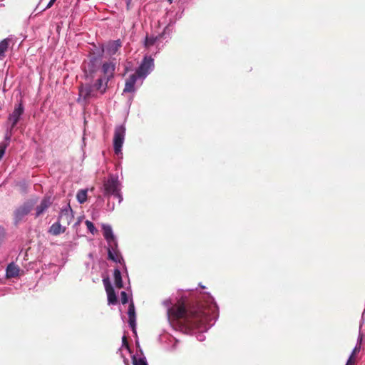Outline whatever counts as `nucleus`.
<instances>
[{"mask_svg": "<svg viewBox=\"0 0 365 365\" xmlns=\"http://www.w3.org/2000/svg\"><path fill=\"white\" fill-rule=\"evenodd\" d=\"M219 308L215 299L207 293L202 302L195 304L186 322L187 331H182L187 334H197V339L203 341L205 339L204 333L212 327L218 318Z\"/></svg>", "mask_w": 365, "mask_h": 365, "instance_id": "1", "label": "nucleus"}, {"mask_svg": "<svg viewBox=\"0 0 365 365\" xmlns=\"http://www.w3.org/2000/svg\"><path fill=\"white\" fill-rule=\"evenodd\" d=\"M163 304L167 308L168 319L173 329L180 331H187L189 329L186 326V322L189 320L190 312L195 305L188 309L184 304L171 307L172 302L170 299L164 300Z\"/></svg>", "mask_w": 365, "mask_h": 365, "instance_id": "2", "label": "nucleus"}, {"mask_svg": "<svg viewBox=\"0 0 365 365\" xmlns=\"http://www.w3.org/2000/svg\"><path fill=\"white\" fill-rule=\"evenodd\" d=\"M121 190L122 183L119 180L118 174L110 173L108 178L103 181L102 187L103 196L107 197L108 200L113 196L118 199V203L120 204L123 200ZM106 210L108 212L113 211L114 210V203H110V201H108Z\"/></svg>", "mask_w": 365, "mask_h": 365, "instance_id": "3", "label": "nucleus"}, {"mask_svg": "<svg viewBox=\"0 0 365 365\" xmlns=\"http://www.w3.org/2000/svg\"><path fill=\"white\" fill-rule=\"evenodd\" d=\"M101 228L103 236L107 242L108 259L125 265V262L118 250V240L113 233L112 227L108 224H102Z\"/></svg>", "mask_w": 365, "mask_h": 365, "instance_id": "4", "label": "nucleus"}, {"mask_svg": "<svg viewBox=\"0 0 365 365\" xmlns=\"http://www.w3.org/2000/svg\"><path fill=\"white\" fill-rule=\"evenodd\" d=\"M173 31V26L169 24L163 30V31L158 36L147 35L144 41V46L149 51H152V47L155 46L156 51L155 53H158L164 46L165 43L163 40H165V42L170 38V35Z\"/></svg>", "mask_w": 365, "mask_h": 365, "instance_id": "5", "label": "nucleus"}, {"mask_svg": "<svg viewBox=\"0 0 365 365\" xmlns=\"http://www.w3.org/2000/svg\"><path fill=\"white\" fill-rule=\"evenodd\" d=\"M126 128L124 124L115 127L113 146L115 154L118 158H123L122 148L125 141Z\"/></svg>", "mask_w": 365, "mask_h": 365, "instance_id": "6", "label": "nucleus"}, {"mask_svg": "<svg viewBox=\"0 0 365 365\" xmlns=\"http://www.w3.org/2000/svg\"><path fill=\"white\" fill-rule=\"evenodd\" d=\"M154 59L151 56L145 55L135 73L141 80L140 85L143 84V81L154 70Z\"/></svg>", "mask_w": 365, "mask_h": 365, "instance_id": "7", "label": "nucleus"}, {"mask_svg": "<svg viewBox=\"0 0 365 365\" xmlns=\"http://www.w3.org/2000/svg\"><path fill=\"white\" fill-rule=\"evenodd\" d=\"M35 204V200H29L17 207L14 212L15 224L20 222L31 212Z\"/></svg>", "mask_w": 365, "mask_h": 365, "instance_id": "8", "label": "nucleus"}, {"mask_svg": "<svg viewBox=\"0 0 365 365\" xmlns=\"http://www.w3.org/2000/svg\"><path fill=\"white\" fill-rule=\"evenodd\" d=\"M115 68L116 62L115 58L110 61H104L99 68L100 76L106 77L107 80L111 81L114 78Z\"/></svg>", "mask_w": 365, "mask_h": 365, "instance_id": "9", "label": "nucleus"}, {"mask_svg": "<svg viewBox=\"0 0 365 365\" xmlns=\"http://www.w3.org/2000/svg\"><path fill=\"white\" fill-rule=\"evenodd\" d=\"M110 81L107 80L106 77L99 76L93 82V98L103 96L108 89V84Z\"/></svg>", "mask_w": 365, "mask_h": 365, "instance_id": "10", "label": "nucleus"}, {"mask_svg": "<svg viewBox=\"0 0 365 365\" xmlns=\"http://www.w3.org/2000/svg\"><path fill=\"white\" fill-rule=\"evenodd\" d=\"M24 112V108L21 103L15 105L14 110L9 114L7 120V123L10 124L11 130H13L16 125Z\"/></svg>", "mask_w": 365, "mask_h": 365, "instance_id": "11", "label": "nucleus"}, {"mask_svg": "<svg viewBox=\"0 0 365 365\" xmlns=\"http://www.w3.org/2000/svg\"><path fill=\"white\" fill-rule=\"evenodd\" d=\"M91 98V88L89 86L81 87L79 89V98L78 102L84 107V114H86V106H88Z\"/></svg>", "mask_w": 365, "mask_h": 365, "instance_id": "12", "label": "nucleus"}, {"mask_svg": "<svg viewBox=\"0 0 365 365\" xmlns=\"http://www.w3.org/2000/svg\"><path fill=\"white\" fill-rule=\"evenodd\" d=\"M128 324L129 327L131 328L132 331L135 335L137 334L136 332V315H135V309L133 301L130 302L128 307Z\"/></svg>", "mask_w": 365, "mask_h": 365, "instance_id": "13", "label": "nucleus"}, {"mask_svg": "<svg viewBox=\"0 0 365 365\" xmlns=\"http://www.w3.org/2000/svg\"><path fill=\"white\" fill-rule=\"evenodd\" d=\"M140 79L139 77L135 74H131L126 80L125 83V87L123 91V93H135L136 91V88L135 87V84L137 81Z\"/></svg>", "mask_w": 365, "mask_h": 365, "instance_id": "14", "label": "nucleus"}, {"mask_svg": "<svg viewBox=\"0 0 365 365\" xmlns=\"http://www.w3.org/2000/svg\"><path fill=\"white\" fill-rule=\"evenodd\" d=\"M124 351L129 354H131V351L125 335H123L122 337V346L118 349V353L120 354V357L123 359L124 364L129 365V359L125 356Z\"/></svg>", "mask_w": 365, "mask_h": 365, "instance_id": "15", "label": "nucleus"}, {"mask_svg": "<svg viewBox=\"0 0 365 365\" xmlns=\"http://www.w3.org/2000/svg\"><path fill=\"white\" fill-rule=\"evenodd\" d=\"M52 202L51 196H45L36 208V217H38L42 215L51 205Z\"/></svg>", "mask_w": 365, "mask_h": 365, "instance_id": "16", "label": "nucleus"}, {"mask_svg": "<svg viewBox=\"0 0 365 365\" xmlns=\"http://www.w3.org/2000/svg\"><path fill=\"white\" fill-rule=\"evenodd\" d=\"M121 43L120 39L110 41L107 45L104 46L105 52L110 56L115 55L122 46Z\"/></svg>", "mask_w": 365, "mask_h": 365, "instance_id": "17", "label": "nucleus"}, {"mask_svg": "<svg viewBox=\"0 0 365 365\" xmlns=\"http://www.w3.org/2000/svg\"><path fill=\"white\" fill-rule=\"evenodd\" d=\"M72 217V210L68 207L61 210L58 220L64 224L69 225Z\"/></svg>", "mask_w": 365, "mask_h": 365, "instance_id": "18", "label": "nucleus"}, {"mask_svg": "<svg viewBox=\"0 0 365 365\" xmlns=\"http://www.w3.org/2000/svg\"><path fill=\"white\" fill-rule=\"evenodd\" d=\"M20 269L14 263H10L6 270V274L7 278L16 277L19 274Z\"/></svg>", "mask_w": 365, "mask_h": 365, "instance_id": "19", "label": "nucleus"}, {"mask_svg": "<svg viewBox=\"0 0 365 365\" xmlns=\"http://www.w3.org/2000/svg\"><path fill=\"white\" fill-rule=\"evenodd\" d=\"M105 53V48L104 45H99V46H97L93 42V61H96L98 58H101L103 56V53Z\"/></svg>", "mask_w": 365, "mask_h": 365, "instance_id": "20", "label": "nucleus"}, {"mask_svg": "<svg viewBox=\"0 0 365 365\" xmlns=\"http://www.w3.org/2000/svg\"><path fill=\"white\" fill-rule=\"evenodd\" d=\"M61 222L58 220L53 224L49 229V232L53 235H58L65 232L66 228L61 226Z\"/></svg>", "mask_w": 365, "mask_h": 365, "instance_id": "21", "label": "nucleus"}, {"mask_svg": "<svg viewBox=\"0 0 365 365\" xmlns=\"http://www.w3.org/2000/svg\"><path fill=\"white\" fill-rule=\"evenodd\" d=\"M113 277H114V282H115V286L118 288H122L123 287L122 276H121V272L118 268H115L114 269Z\"/></svg>", "mask_w": 365, "mask_h": 365, "instance_id": "22", "label": "nucleus"}, {"mask_svg": "<svg viewBox=\"0 0 365 365\" xmlns=\"http://www.w3.org/2000/svg\"><path fill=\"white\" fill-rule=\"evenodd\" d=\"M108 302L109 304H116L118 302L117 296L113 288H110V291L106 292Z\"/></svg>", "mask_w": 365, "mask_h": 365, "instance_id": "23", "label": "nucleus"}, {"mask_svg": "<svg viewBox=\"0 0 365 365\" xmlns=\"http://www.w3.org/2000/svg\"><path fill=\"white\" fill-rule=\"evenodd\" d=\"M9 39L5 38L0 41V60L5 56V52L9 47Z\"/></svg>", "mask_w": 365, "mask_h": 365, "instance_id": "24", "label": "nucleus"}, {"mask_svg": "<svg viewBox=\"0 0 365 365\" xmlns=\"http://www.w3.org/2000/svg\"><path fill=\"white\" fill-rule=\"evenodd\" d=\"M78 201L82 204L87 200V190H80L76 195Z\"/></svg>", "mask_w": 365, "mask_h": 365, "instance_id": "25", "label": "nucleus"}, {"mask_svg": "<svg viewBox=\"0 0 365 365\" xmlns=\"http://www.w3.org/2000/svg\"><path fill=\"white\" fill-rule=\"evenodd\" d=\"M133 365H148L145 357H140L137 359L135 355L132 356Z\"/></svg>", "mask_w": 365, "mask_h": 365, "instance_id": "26", "label": "nucleus"}, {"mask_svg": "<svg viewBox=\"0 0 365 365\" xmlns=\"http://www.w3.org/2000/svg\"><path fill=\"white\" fill-rule=\"evenodd\" d=\"M12 130H11V128H9L7 129L6 133L5 135V141H6V143H4L3 144H8L9 145V143L10 142V140H11V135H12Z\"/></svg>", "mask_w": 365, "mask_h": 365, "instance_id": "27", "label": "nucleus"}, {"mask_svg": "<svg viewBox=\"0 0 365 365\" xmlns=\"http://www.w3.org/2000/svg\"><path fill=\"white\" fill-rule=\"evenodd\" d=\"M121 302L123 304H125L128 302V297L127 293L125 291H122L120 293Z\"/></svg>", "mask_w": 365, "mask_h": 365, "instance_id": "28", "label": "nucleus"}, {"mask_svg": "<svg viewBox=\"0 0 365 365\" xmlns=\"http://www.w3.org/2000/svg\"><path fill=\"white\" fill-rule=\"evenodd\" d=\"M103 284L106 292L110 291V288H113L108 278L103 279Z\"/></svg>", "mask_w": 365, "mask_h": 365, "instance_id": "29", "label": "nucleus"}, {"mask_svg": "<svg viewBox=\"0 0 365 365\" xmlns=\"http://www.w3.org/2000/svg\"><path fill=\"white\" fill-rule=\"evenodd\" d=\"M361 350V346L360 345H358V344H356L355 347L354 348V349L352 350V352L351 354H350L349 356H352V359H354V356L355 354L357 353V352H359Z\"/></svg>", "mask_w": 365, "mask_h": 365, "instance_id": "30", "label": "nucleus"}, {"mask_svg": "<svg viewBox=\"0 0 365 365\" xmlns=\"http://www.w3.org/2000/svg\"><path fill=\"white\" fill-rule=\"evenodd\" d=\"M8 144H1L0 145V160L2 158L4 154L5 153L6 148H7Z\"/></svg>", "mask_w": 365, "mask_h": 365, "instance_id": "31", "label": "nucleus"}, {"mask_svg": "<svg viewBox=\"0 0 365 365\" xmlns=\"http://www.w3.org/2000/svg\"><path fill=\"white\" fill-rule=\"evenodd\" d=\"M104 202V199L101 196H98L96 200V207H101L103 202Z\"/></svg>", "mask_w": 365, "mask_h": 365, "instance_id": "32", "label": "nucleus"}, {"mask_svg": "<svg viewBox=\"0 0 365 365\" xmlns=\"http://www.w3.org/2000/svg\"><path fill=\"white\" fill-rule=\"evenodd\" d=\"M346 365H355L354 359H352V356H349L346 363Z\"/></svg>", "mask_w": 365, "mask_h": 365, "instance_id": "33", "label": "nucleus"}, {"mask_svg": "<svg viewBox=\"0 0 365 365\" xmlns=\"http://www.w3.org/2000/svg\"><path fill=\"white\" fill-rule=\"evenodd\" d=\"M4 237V230L0 227V244L3 241Z\"/></svg>", "mask_w": 365, "mask_h": 365, "instance_id": "34", "label": "nucleus"}, {"mask_svg": "<svg viewBox=\"0 0 365 365\" xmlns=\"http://www.w3.org/2000/svg\"><path fill=\"white\" fill-rule=\"evenodd\" d=\"M362 340H363L362 334L359 332V336H358V339H357L356 344L361 346V344L362 343Z\"/></svg>", "mask_w": 365, "mask_h": 365, "instance_id": "35", "label": "nucleus"}, {"mask_svg": "<svg viewBox=\"0 0 365 365\" xmlns=\"http://www.w3.org/2000/svg\"><path fill=\"white\" fill-rule=\"evenodd\" d=\"M86 224L87 225L88 230L90 232H91V221L86 220Z\"/></svg>", "mask_w": 365, "mask_h": 365, "instance_id": "36", "label": "nucleus"}, {"mask_svg": "<svg viewBox=\"0 0 365 365\" xmlns=\"http://www.w3.org/2000/svg\"><path fill=\"white\" fill-rule=\"evenodd\" d=\"M56 1V0H50L49 3L48 4L46 8H50L52 6V5L54 4V2Z\"/></svg>", "mask_w": 365, "mask_h": 365, "instance_id": "37", "label": "nucleus"}, {"mask_svg": "<svg viewBox=\"0 0 365 365\" xmlns=\"http://www.w3.org/2000/svg\"><path fill=\"white\" fill-rule=\"evenodd\" d=\"M56 1V0H50L49 3L48 4L46 8H50L52 6V5L54 4V2Z\"/></svg>", "mask_w": 365, "mask_h": 365, "instance_id": "38", "label": "nucleus"}, {"mask_svg": "<svg viewBox=\"0 0 365 365\" xmlns=\"http://www.w3.org/2000/svg\"><path fill=\"white\" fill-rule=\"evenodd\" d=\"M56 1V0H50L49 3L48 4L46 8H50L52 6V5L54 4V2Z\"/></svg>", "mask_w": 365, "mask_h": 365, "instance_id": "39", "label": "nucleus"}, {"mask_svg": "<svg viewBox=\"0 0 365 365\" xmlns=\"http://www.w3.org/2000/svg\"><path fill=\"white\" fill-rule=\"evenodd\" d=\"M125 1L126 3L127 9H129L130 4L132 0H125Z\"/></svg>", "mask_w": 365, "mask_h": 365, "instance_id": "40", "label": "nucleus"}, {"mask_svg": "<svg viewBox=\"0 0 365 365\" xmlns=\"http://www.w3.org/2000/svg\"><path fill=\"white\" fill-rule=\"evenodd\" d=\"M365 319V309L364 310L362 315H361V320L364 321Z\"/></svg>", "mask_w": 365, "mask_h": 365, "instance_id": "41", "label": "nucleus"}, {"mask_svg": "<svg viewBox=\"0 0 365 365\" xmlns=\"http://www.w3.org/2000/svg\"><path fill=\"white\" fill-rule=\"evenodd\" d=\"M132 101H133V97H130L128 100V103L130 105L131 104Z\"/></svg>", "mask_w": 365, "mask_h": 365, "instance_id": "42", "label": "nucleus"}, {"mask_svg": "<svg viewBox=\"0 0 365 365\" xmlns=\"http://www.w3.org/2000/svg\"><path fill=\"white\" fill-rule=\"evenodd\" d=\"M92 229H93V235L94 232L96 231V227H94L93 225Z\"/></svg>", "mask_w": 365, "mask_h": 365, "instance_id": "43", "label": "nucleus"}, {"mask_svg": "<svg viewBox=\"0 0 365 365\" xmlns=\"http://www.w3.org/2000/svg\"><path fill=\"white\" fill-rule=\"evenodd\" d=\"M87 123H88V121L86 120V116H84V123H85V125H86Z\"/></svg>", "mask_w": 365, "mask_h": 365, "instance_id": "44", "label": "nucleus"}, {"mask_svg": "<svg viewBox=\"0 0 365 365\" xmlns=\"http://www.w3.org/2000/svg\"><path fill=\"white\" fill-rule=\"evenodd\" d=\"M172 1H173V0H168V1H169L170 3H172Z\"/></svg>", "mask_w": 365, "mask_h": 365, "instance_id": "45", "label": "nucleus"}]
</instances>
